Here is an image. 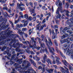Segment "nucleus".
<instances>
[{
    "label": "nucleus",
    "instance_id": "603ef678",
    "mask_svg": "<svg viewBox=\"0 0 73 73\" xmlns=\"http://www.w3.org/2000/svg\"><path fill=\"white\" fill-rule=\"evenodd\" d=\"M0 2L2 4H4L5 3V1L4 0H0Z\"/></svg>",
    "mask_w": 73,
    "mask_h": 73
},
{
    "label": "nucleus",
    "instance_id": "c9c22d12",
    "mask_svg": "<svg viewBox=\"0 0 73 73\" xmlns=\"http://www.w3.org/2000/svg\"><path fill=\"white\" fill-rule=\"evenodd\" d=\"M55 58H56V61H59L60 60V58L58 56H55Z\"/></svg>",
    "mask_w": 73,
    "mask_h": 73
},
{
    "label": "nucleus",
    "instance_id": "393cba45",
    "mask_svg": "<svg viewBox=\"0 0 73 73\" xmlns=\"http://www.w3.org/2000/svg\"><path fill=\"white\" fill-rule=\"evenodd\" d=\"M40 25V24H39L38 25H37L35 27V28H36V29L39 31H40V27L39 26Z\"/></svg>",
    "mask_w": 73,
    "mask_h": 73
},
{
    "label": "nucleus",
    "instance_id": "423d86ee",
    "mask_svg": "<svg viewBox=\"0 0 73 73\" xmlns=\"http://www.w3.org/2000/svg\"><path fill=\"white\" fill-rule=\"evenodd\" d=\"M23 44L20 43L19 42H17L16 43V44L15 43H13V48H15L17 47V46H18L19 47H22L23 46Z\"/></svg>",
    "mask_w": 73,
    "mask_h": 73
},
{
    "label": "nucleus",
    "instance_id": "bf43d9fd",
    "mask_svg": "<svg viewBox=\"0 0 73 73\" xmlns=\"http://www.w3.org/2000/svg\"><path fill=\"white\" fill-rule=\"evenodd\" d=\"M64 35V36H65L66 37H67V36H69V37H70V35H68V34L66 33H65Z\"/></svg>",
    "mask_w": 73,
    "mask_h": 73
},
{
    "label": "nucleus",
    "instance_id": "e2e57ef3",
    "mask_svg": "<svg viewBox=\"0 0 73 73\" xmlns=\"http://www.w3.org/2000/svg\"><path fill=\"white\" fill-rule=\"evenodd\" d=\"M65 31H67L68 30L70 29V28H68V27H64V29Z\"/></svg>",
    "mask_w": 73,
    "mask_h": 73
},
{
    "label": "nucleus",
    "instance_id": "dca6fc26",
    "mask_svg": "<svg viewBox=\"0 0 73 73\" xmlns=\"http://www.w3.org/2000/svg\"><path fill=\"white\" fill-rule=\"evenodd\" d=\"M7 53V54L8 55L9 57H11V54H9V50H7L6 51H4V54H5Z\"/></svg>",
    "mask_w": 73,
    "mask_h": 73
},
{
    "label": "nucleus",
    "instance_id": "9d476101",
    "mask_svg": "<svg viewBox=\"0 0 73 73\" xmlns=\"http://www.w3.org/2000/svg\"><path fill=\"white\" fill-rule=\"evenodd\" d=\"M29 61L31 63V64H33V65L35 66V67H36V63H35V61H33V60L31 58L29 59Z\"/></svg>",
    "mask_w": 73,
    "mask_h": 73
},
{
    "label": "nucleus",
    "instance_id": "c85d7f7f",
    "mask_svg": "<svg viewBox=\"0 0 73 73\" xmlns=\"http://www.w3.org/2000/svg\"><path fill=\"white\" fill-rule=\"evenodd\" d=\"M28 23L27 21H26L25 23H24L23 25V26L24 27H27V25H28Z\"/></svg>",
    "mask_w": 73,
    "mask_h": 73
},
{
    "label": "nucleus",
    "instance_id": "cd10ccee",
    "mask_svg": "<svg viewBox=\"0 0 73 73\" xmlns=\"http://www.w3.org/2000/svg\"><path fill=\"white\" fill-rule=\"evenodd\" d=\"M19 9L21 11H23L24 10H25V9L24 7H21L20 8H19Z\"/></svg>",
    "mask_w": 73,
    "mask_h": 73
},
{
    "label": "nucleus",
    "instance_id": "ddd939ff",
    "mask_svg": "<svg viewBox=\"0 0 73 73\" xmlns=\"http://www.w3.org/2000/svg\"><path fill=\"white\" fill-rule=\"evenodd\" d=\"M25 51L26 52H27V53H29V54H30V53H31V54H35V53L32 51L25 50Z\"/></svg>",
    "mask_w": 73,
    "mask_h": 73
},
{
    "label": "nucleus",
    "instance_id": "e433bc0d",
    "mask_svg": "<svg viewBox=\"0 0 73 73\" xmlns=\"http://www.w3.org/2000/svg\"><path fill=\"white\" fill-rule=\"evenodd\" d=\"M64 40V42H68V43H69V39L68 38V39H65Z\"/></svg>",
    "mask_w": 73,
    "mask_h": 73
},
{
    "label": "nucleus",
    "instance_id": "680f3d73",
    "mask_svg": "<svg viewBox=\"0 0 73 73\" xmlns=\"http://www.w3.org/2000/svg\"><path fill=\"white\" fill-rule=\"evenodd\" d=\"M56 63L57 64V65H58L59 64H60L61 62L59 61V60H58L57 61H56Z\"/></svg>",
    "mask_w": 73,
    "mask_h": 73
},
{
    "label": "nucleus",
    "instance_id": "bb28decb",
    "mask_svg": "<svg viewBox=\"0 0 73 73\" xmlns=\"http://www.w3.org/2000/svg\"><path fill=\"white\" fill-rule=\"evenodd\" d=\"M53 69H50L47 70V72L49 73H52L53 71Z\"/></svg>",
    "mask_w": 73,
    "mask_h": 73
},
{
    "label": "nucleus",
    "instance_id": "4be33fe9",
    "mask_svg": "<svg viewBox=\"0 0 73 73\" xmlns=\"http://www.w3.org/2000/svg\"><path fill=\"white\" fill-rule=\"evenodd\" d=\"M40 46L41 48H42L43 49H44L45 48V43H42V44H41Z\"/></svg>",
    "mask_w": 73,
    "mask_h": 73
},
{
    "label": "nucleus",
    "instance_id": "aec40b11",
    "mask_svg": "<svg viewBox=\"0 0 73 73\" xmlns=\"http://www.w3.org/2000/svg\"><path fill=\"white\" fill-rule=\"evenodd\" d=\"M60 69L61 72L62 73H66L65 70L63 67H60Z\"/></svg>",
    "mask_w": 73,
    "mask_h": 73
},
{
    "label": "nucleus",
    "instance_id": "f257e3e1",
    "mask_svg": "<svg viewBox=\"0 0 73 73\" xmlns=\"http://www.w3.org/2000/svg\"><path fill=\"white\" fill-rule=\"evenodd\" d=\"M10 27H9L7 30L4 31H1V35H2V37L1 36H0V41H1L0 43V45H2L5 44L6 41H11L10 42V44H12L13 42H16L19 41L18 40L14 39V40L12 38L10 37V33H12V31L10 32Z\"/></svg>",
    "mask_w": 73,
    "mask_h": 73
},
{
    "label": "nucleus",
    "instance_id": "4c0bfd02",
    "mask_svg": "<svg viewBox=\"0 0 73 73\" xmlns=\"http://www.w3.org/2000/svg\"><path fill=\"white\" fill-rule=\"evenodd\" d=\"M58 6L60 7V8H62V3L61 1H60L58 4Z\"/></svg>",
    "mask_w": 73,
    "mask_h": 73
},
{
    "label": "nucleus",
    "instance_id": "49530a36",
    "mask_svg": "<svg viewBox=\"0 0 73 73\" xmlns=\"http://www.w3.org/2000/svg\"><path fill=\"white\" fill-rule=\"evenodd\" d=\"M48 48L49 49L50 52L52 53L53 52V51L52 49H51V48H50V46H49V47H48Z\"/></svg>",
    "mask_w": 73,
    "mask_h": 73
},
{
    "label": "nucleus",
    "instance_id": "6e6d98bb",
    "mask_svg": "<svg viewBox=\"0 0 73 73\" xmlns=\"http://www.w3.org/2000/svg\"><path fill=\"white\" fill-rule=\"evenodd\" d=\"M32 19L33 21H35L36 20V17H33Z\"/></svg>",
    "mask_w": 73,
    "mask_h": 73
},
{
    "label": "nucleus",
    "instance_id": "2eb2a0df",
    "mask_svg": "<svg viewBox=\"0 0 73 73\" xmlns=\"http://www.w3.org/2000/svg\"><path fill=\"white\" fill-rule=\"evenodd\" d=\"M48 45L49 46L52 45H53V42H52V39L50 38H48Z\"/></svg>",
    "mask_w": 73,
    "mask_h": 73
},
{
    "label": "nucleus",
    "instance_id": "5fc2aeb1",
    "mask_svg": "<svg viewBox=\"0 0 73 73\" xmlns=\"http://www.w3.org/2000/svg\"><path fill=\"white\" fill-rule=\"evenodd\" d=\"M21 5V6H22V7H24L25 6V4L24 3H22V2H20Z\"/></svg>",
    "mask_w": 73,
    "mask_h": 73
},
{
    "label": "nucleus",
    "instance_id": "f8f14e48",
    "mask_svg": "<svg viewBox=\"0 0 73 73\" xmlns=\"http://www.w3.org/2000/svg\"><path fill=\"white\" fill-rule=\"evenodd\" d=\"M16 52H20V53H23L24 52V50L22 49L21 50L20 48H19L17 47L16 49Z\"/></svg>",
    "mask_w": 73,
    "mask_h": 73
},
{
    "label": "nucleus",
    "instance_id": "6e6552de",
    "mask_svg": "<svg viewBox=\"0 0 73 73\" xmlns=\"http://www.w3.org/2000/svg\"><path fill=\"white\" fill-rule=\"evenodd\" d=\"M3 10H6L8 12H9L10 13H12V11H11V8H10L9 9L7 7H3L2 8Z\"/></svg>",
    "mask_w": 73,
    "mask_h": 73
},
{
    "label": "nucleus",
    "instance_id": "412c9836",
    "mask_svg": "<svg viewBox=\"0 0 73 73\" xmlns=\"http://www.w3.org/2000/svg\"><path fill=\"white\" fill-rule=\"evenodd\" d=\"M35 70L32 68H30V69H29L27 71L29 73H31L33 72Z\"/></svg>",
    "mask_w": 73,
    "mask_h": 73
},
{
    "label": "nucleus",
    "instance_id": "13d9d810",
    "mask_svg": "<svg viewBox=\"0 0 73 73\" xmlns=\"http://www.w3.org/2000/svg\"><path fill=\"white\" fill-rule=\"evenodd\" d=\"M44 28V26H40V31H42L43 29Z\"/></svg>",
    "mask_w": 73,
    "mask_h": 73
},
{
    "label": "nucleus",
    "instance_id": "0e129e2a",
    "mask_svg": "<svg viewBox=\"0 0 73 73\" xmlns=\"http://www.w3.org/2000/svg\"><path fill=\"white\" fill-rule=\"evenodd\" d=\"M29 4L31 5V7H33V3H32V2H30L29 3Z\"/></svg>",
    "mask_w": 73,
    "mask_h": 73
},
{
    "label": "nucleus",
    "instance_id": "c03bdc74",
    "mask_svg": "<svg viewBox=\"0 0 73 73\" xmlns=\"http://www.w3.org/2000/svg\"><path fill=\"white\" fill-rule=\"evenodd\" d=\"M56 23L57 25H59V20H57L56 19H55Z\"/></svg>",
    "mask_w": 73,
    "mask_h": 73
},
{
    "label": "nucleus",
    "instance_id": "09e8293b",
    "mask_svg": "<svg viewBox=\"0 0 73 73\" xmlns=\"http://www.w3.org/2000/svg\"><path fill=\"white\" fill-rule=\"evenodd\" d=\"M38 42L39 44H42V42L41 41V39L40 38H38Z\"/></svg>",
    "mask_w": 73,
    "mask_h": 73
},
{
    "label": "nucleus",
    "instance_id": "4d7b16f0",
    "mask_svg": "<svg viewBox=\"0 0 73 73\" xmlns=\"http://www.w3.org/2000/svg\"><path fill=\"white\" fill-rule=\"evenodd\" d=\"M66 5H67L66 8L67 9H68V8H69V3H66Z\"/></svg>",
    "mask_w": 73,
    "mask_h": 73
},
{
    "label": "nucleus",
    "instance_id": "a18cd8bd",
    "mask_svg": "<svg viewBox=\"0 0 73 73\" xmlns=\"http://www.w3.org/2000/svg\"><path fill=\"white\" fill-rule=\"evenodd\" d=\"M42 9L43 10H47V8H46V7H45V6H42Z\"/></svg>",
    "mask_w": 73,
    "mask_h": 73
},
{
    "label": "nucleus",
    "instance_id": "8fccbe9b",
    "mask_svg": "<svg viewBox=\"0 0 73 73\" xmlns=\"http://www.w3.org/2000/svg\"><path fill=\"white\" fill-rule=\"evenodd\" d=\"M27 20H30V21H32V17L31 16H30L28 18V19H27Z\"/></svg>",
    "mask_w": 73,
    "mask_h": 73
},
{
    "label": "nucleus",
    "instance_id": "37998d69",
    "mask_svg": "<svg viewBox=\"0 0 73 73\" xmlns=\"http://www.w3.org/2000/svg\"><path fill=\"white\" fill-rule=\"evenodd\" d=\"M42 38V41H43L44 40V35H42L41 37Z\"/></svg>",
    "mask_w": 73,
    "mask_h": 73
},
{
    "label": "nucleus",
    "instance_id": "f704fd0d",
    "mask_svg": "<svg viewBox=\"0 0 73 73\" xmlns=\"http://www.w3.org/2000/svg\"><path fill=\"white\" fill-rule=\"evenodd\" d=\"M67 32L68 33H69L71 35H72V33H73V32H72V30H68L67 31Z\"/></svg>",
    "mask_w": 73,
    "mask_h": 73
},
{
    "label": "nucleus",
    "instance_id": "a211bd4d",
    "mask_svg": "<svg viewBox=\"0 0 73 73\" xmlns=\"http://www.w3.org/2000/svg\"><path fill=\"white\" fill-rule=\"evenodd\" d=\"M46 61L47 63H48V64H49V63L52 65V61H50V59L48 58H47L46 59Z\"/></svg>",
    "mask_w": 73,
    "mask_h": 73
},
{
    "label": "nucleus",
    "instance_id": "7c9ffc66",
    "mask_svg": "<svg viewBox=\"0 0 73 73\" xmlns=\"http://www.w3.org/2000/svg\"><path fill=\"white\" fill-rule=\"evenodd\" d=\"M54 43L56 46H58V43H57V40H56L54 39Z\"/></svg>",
    "mask_w": 73,
    "mask_h": 73
},
{
    "label": "nucleus",
    "instance_id": "58836bf2",
    "mask_svg": "<svg viewBox=\"0 0 73 73\" xmlns=\"http://www.w3.org/2000/svg\"><path fill=\"white\" fill-rule=\"evenodd\" d=\"M45 42L46 43V45L48 48H49V43L48 42V40H46L45 41Z\"/></svg>",
    "mask_w": 73,
    "mask_h": 73
},
{
    "label": "nucleus",
    "instance_id": "20e7f679",
    "mask_svg": "<svg viewBox=\"0 0 73 73\" xmlns=\"http://www.w3.org/2000/svg\"><path fill=\"white\" fill-rule=\"evenodd\" d=\"M30 66L31 63L30 62L25 60L23 62L22 64V66H23V67H22V68H26L27 69L28 66ZM24 66H26V67H23Z\"/></svg>",
    "mask_w": 73,
    "mask_h": 73
},
{
    "label": "nucleus",
    "instance_id": "a878e982",
    "mask_svg": "<svg viewBox=\"0 0 73 73\" xmlns=\"http://www.w3.org/2000/svg\"><path fill=\"white\" fill-rule=\"evenodd\" d=\"M29 11L31 12V14H32V13H34L35 12V11L34 9H31L29 10Z\"/></svg>",
    "mask_w": 73,
    "mask_h": 73
},
{
    "label": "nucleus",
    "instance_id": "72a5a7b5",
    "mask_svg": "<svg viewBox=\"0 0 73 73\" xmlns=\"http://www.w3.org/2000/svg\"><path fill=\"white\" fill-rule=\"evenodd\" d=\"M17 7L18 8V9L19 8L21 7V4H20H20H19V3H18L17 4Z\"/></svg>",
    "mask_w": 73,
    "mask_h": 73
},
{
    "label": "nucleus",
    "instance_id": "1a4fd4ad",
    "mask_svg": "<svg viewBox=\"0 0 73 73\" xmlns=\"http://www.w3.org/2000/svg\"><path fill=\"white\" fill-rule=\"evenodd\" d=\"M22 43L25 45H27V44H29L30 47H32V45L31 44H30L28 40H27L25 41H23Z\"/></svg>",
    "mask_w": 73,
    "mask_h": 73
},
{
    "label": "nucleus",
    "instance_id": "3c124183",
    "mask_svg": "<svg viewBox=\"0 0 73 73\" xmlns=\"http://www.w3.org/2000/svg\"><path fill=\"white\" fill-rule=\"evenodd\" d=\"M34 47L35 48V49H37V50H40V48H41V47H37L36 46Z\"/></svg>",
    "mask_w": 73,
    "mask_h": 73
},
{
    "label": "nucleus",
    "instance_id": "ea45409f",
    "mask_svg": "<svg viewBox=\"0 0 73 73\" xmlns=\"http://www.w3.org/2000/svg\"><path fill=\"white\" fill-rule=\"evenodd\" d=\"M46 58H47V56L46 54H44V56L43 57V60H46Z\"/></svg>",
    "mask_w": 73,
    "mask_h": 73
},
{
    "label": "nucleus",
    "instance_id": "0eeeda50",
    "mask_svg": "<svg viewBox=\"0 0 73 73\" xmlns=\"http://www.w3.org/2000/svg\"><path fill=\"white\" fill-rule=\"evenodd\" d=\"M56 50L58 52V53H60V55L61 56H62V57L63 58H66V57L63 55V54H62V53L61 52V51L60 50H58V48H57V47H56Z\"/></svg>",
    "mask_w": 73,
    "mask_h": 73
},
{
    "label": "nucleus",
    "instance_id": "f03ea898",
    "mask_svg": "<svg viewBox=\"0 0 73 73\" xmlns=\"http://www.w3.org/2000/svg\"><path fill=\"white\" fill-rule=\"evenodd\" d=\"M0 21L2 22V23L0 25V37L1 36V37H3V36H2V35H1L0 31H1V29L4 28H5V29H7V28L9 27V25H7L5 26V23L7 22V19H4L3 18L2 16L0 17Z\"/></svg>",
    "mask_w": 73,
    "mask_h": 73
},
{
    "label": "nucleus",
    "instance_id": "9b49d317",
    "mask_svg": "<svg viewBox=\"0 0 73 73\" xmlns=\"http://www.w3.org/2000/svg\"><path fill=\"white\" fill-rule=\"evenodd\" d=\"M12 49L13 50V52H12V54H13L12 56L11 60H13L15 58L16 54H15V51L14 50V48H12Z\"/></svg>",
    "mask_w": 73,
    "mask_h": 73
},
{
    "label": "nucleus",
    "instance_id": "338daca9",
    "mask_svg": "<svg viewBox=\"0 0 73 73\" xmlns=\"http://www.w3.org/2000/svg\"><path fill=\"white\" fill-rule=\"evenodd\" d=\"M54 28L56 29V28H58V26L56 25H55L54 26Z\"/></svg>",
    "mask_w": 73,
    "mask_h": 73
},
{
    "label": "nucleus",
    "instance_id": "2f4dec72",
    "mask_svg": "<svg viewBox=\"0 0 73 73\" xmlns=\"http://www.w3.org/2000/svg\"><path fill=\"white\" fill-rule=\"evenodd\" d=\"M35 42H32V43L33 45L34 46V47L36 46V42L35 41Z\"/></svg>",
    "mask_w": 73,
    "mask_h": 73
},
{
    "label": "nucleus",
    "instance_id": "79ce46f5",
    "mask_svg": "<svg viewBox=\"0 0 73 73\" xmlns=\"http://www.w3.org/2000/svg\"><path fill=\"white\" fill-rule=\"evenodd\" d=\"M28 29L27 28H23L22 30V31L24 32L25 31H27Z\"/></svg>",
    "mask_w": 73,
    "mask_h": 73
},
{
    "label": "nucleus",
    "instance_id": "f3484780",
    "mask_svg": "<svg viewBox=\"0 0 73 73\" xmlns=\"http://www.w3.org/2000/svg\"><path fill=\"white\" fill-rule=\"evenodd\" d=\"M49 31L50 35H51L52 33L53 36H54V35H55V33L54 32V30H52V31H51V29H49Z\"/></svg>",
    "mask_w": 73,
    "mask_h": 73
},
{
    "label": "nucleus",
    "instance_id": "39448f33",
    "mask_svg": "<svg viewBox=\"0 0 73 73\" xmlns=\"http://www.w3.org/2000/svg\"><path fill=\"white\" fill-rule=\"evenodd\" d=\"M59 10H60V8H58V9L56 11V13L57 15V16H56L55 18L57 19H61V15L59 13Z\"/></svg>",
    "mask_w": 73,
    "mask_h": 73
},
{
    "label": "nucleus",
    "instance_id": "473e14b6",
    "mask_svg": "<svg viewBox=\"0 0 73 73\" xmlns=\"http://www.w3.org/2000/svg\"><path fill=\"white\" fill-rule=\"evenodd\" d=\"M45 52V49H41L40 50V52L41 53H44Z\"/></svg>",
    "mask_w": 73,
    "mask_h": 73
},
{
    "label": "nucleus",
    "instance_id": "de8ad7c7",
    "mask_svg": "<svg viewBox=\"0 0 73 73\" xmlns=\"http://www.w3.org/2000/svg\"><path fill=\"white\" fill-rule=\"evenodd\" d=\"M42 71L41 72V73H43L44 72H45V71L44 67H43V68L42 69Z\"/></svg>",
    "mask_w": 73,
    "mask_h": 73
},
{
    "label": "nucleus",
    "instance_id": "052dcab7",
    "mask_svg": "<svg viewBox=\"0 0 73 73\" xmlns=\"http://www.w3.org/2000/svg\"><path fill=\"white\" fill-rule=\"evenodd\" d=\"M15 5V3H13L12 4H10V7H14Z\"/></svg>",
    "mask_w": 73,
    "mask_h": 73
},
{
    "label": "nucleus",
    "instance_id": "4468645a",
    "mask_svg": "<svg viewBox=\"0 0 73 73\" xmlns=\"http://www.w3.org/2000/svg\"><path fill=\"white\" fill-rule=\"evenodd\" d=\"M12 36H13L15 37V38H16V37H18V38H19V40L21 41H22V39L21 38V37H20V36H19V35H16L15 34H12Z\"/></svg>",
    "mask_w": 73,
    "mask_h": 73
},
{
    "label": "nucleus",
    "instance_id": "b1692460",
    "mask_svg": "<svg viewBox=\"0 0 73 73\" xmlns=\"http://www.w3.org/2000/svg\"><path fill=\"white\" fill-rule=\"evenodd\" d=\"M16 27L17 29V30L18 31H19V30H20V29H19V28H20V26L19 24H16Z\"/></svg>",
    "mask_w": 73,
    "mask_h": 73
},
{
    "label": "nucleus",
    "instance_id": "864d4df0",
    "mask_svg": "<svg viewBox=\"0 0 73 73\" xmlns=\"http://www.w3.org/2000/svg\"><path fill=\"white\" fill-rule=\"evenodd\" d=\"M31 41H32V42H35V38L33 37L31 38Z\"/></svg>",
    "mask_w": 73,
    "mask_h": 73
},
{
    "label": "nucleus",
    "instance_id": "a19ab883",
    "mask_svg": "<svg viewBox=\"0 0 73 73\" xmlns=\"http://www.w3.org/2000/svg\"><path fill=\"white\" fill-rule=\"evenodd\" d=\"M69 69L70 70H71L72 71L73 70V68L72 67V66H71L70 65H69Z\"/></svg>",
    "mask_w": 73,
    "mask_h": 73
},
{
    "label": "nucleus",
    "instance_id": "6ab92c4d",
    "mask_svg": "<svg viewBox=\"0 0 73 73\" xmlns=\"http://www.w3.org/2000/svg\"><path fill=\"white\" fill-rule=\"evenodd\" d=\"M62 61L64 65L66 66H67V65H69V63H68L67 61L65 60H62Z\"/></svg>",
    "mask_w": 73,
    "mask_h": 73
},
{
    "label": "nucleus",
    "instance_id": "5701e85b",
    "mask_svg": "<svg viewBox=\"0 0 73 73\" xmlns=\"http://www.w3.org/2000/svg\"><path fill=\"white\" fill-rule=\"evenodd\" d=\"M63 14H66V13H69L70 12L69 11H67L66 10H64L63 11Z\"/></svg>",
    "mask_w": 73,
    "mask_h": 73
},
{
    "label": "nucleus",
    "instance_id": "69168bd1",
    "mask_svg": "<svg viewBox=\"0 0 73 73\" xmlns=\"http://www.w3.org/2000/svg\"><path fill=\"white\" fill-rule=\"evenodd\" d=\"M70 20L71 23L73 24V17H72V18H70Z\"/></svg>",
    "mask_w": 73,
    "mask_h": 73
},
{
    "label": "nucleus",
    "instance_id": "774afa93",
    "mask_svg": "<svg viewBox=\"0 0 73 73\" xmlns=\"http://www.w3.org/2000/svg\"><path fill=\"white\" fill-rule=\"evenodd\" d=\"M11 73H16V72H15V69H13V71L11 72Z\"/></svg>",
    "mask_w": 73,
    "mask_h": 73
},
{
    "label": "nucleus",
    "instance_id": "7ed1b4c3",
    "mask_svg": "<svg viewBox=\"0 0 73 73\" xmlns=\"http://www.w3.org/2000/svg\"><path fill=\"white\" fill-rule=\"evenodd\" d=\"M17 33L19 35H20L21 37L22 38H24V35L25 37H26V38H27L28 36L27 34L24 33V32H22L20 30H18Z\"/></svg>",
    "mask_w": 73,
    "mask_h": 73
},
{
    "label": "nucleus",
    "instance_id": "c756f323",
    "mask_svg": "<svg viewBox=\"0 0 73 73\" xmlns=\"http://www.w3.org/2000/svg\"><path fill=\"white\" fill-rule=\"evenodd\" d=\"M25 18L26 19H27V20L28 19V18L29 17H28V14H25L24 15Z\"/></svg>",
    "mask_w": 73,
    "mask_h": 73
}]
</instances>
